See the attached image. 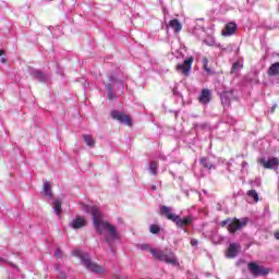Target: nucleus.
Returning a JSON list of instances; mask_svg holds the SVG:
<instances>
[{
	"label": "nucleus",
	"instance_id": "obj_1",
	"mask_svg": "<svg viewBox=\"0 0 279 279\" xmlns=\"http://www.w3.org/2000/svg\"><path fill=\"white\" fill-rule=\"evenodd\" d=\"M81 210L90 215L93 226L97 234H104L107 232L106 241L107 243H113V241H121V234L117 231V227L110 225L108 220L104 219V214L97 205L81 204Z\"/></svg>",
	"mask_w": 279,
	"mask_h": 279
},
{
	"label": "nucleus",
	"instance_id": "obj_2",
	"mask_svg": "<svg viewBox=\"0 0 279 279\" xmlns=\"http://www.w3.org/2000/svg\"><path fill=\"white\" fill-rule=\"evenodd\" d=\"M72 254L73 256H76V258H80L81 265H84L88 271H93L94 274H104L106 271L104 267L93 263L88 253H84L81 250H74Z\"/></svg>",
	"mask_w": 279,
	"mask_h": 279
},
{
	"label": "nucleus",
	"instance_id": "obj_3",
	"mask_svg": "<svg viewBox=\"0 0 279 279\" xmlns=\"http://www.w3.org/2000/svg\"><path fill=\"white\" fill-rule=\"evenodd\" d=\"M160 213L161 215H165L167 219L173 221L177 228H184V226H191V223H193V218L191 216L182 219L180 216L173 214V209H171V207L161 206Z\"/></svg>",
	"mask_w": 279,
	"mask_h": 279
},
{
	"label": "nucleus",
	"instance_id": "obj_4",
	"mask_svg": "<svg viewBox=\"0 0 279 279\" xmlns=\"http://www.w3.org/2000/svg\"><path fill=\"white\" fill-rule=\"evenodd\" d=\"M150 254H153L154 258L167 263V265H173L174 267L180 265L178 257L171 251H156L155 248H150Z\"/></svg>",
	"mask_w": 279,
	"mask_h": 279
},
{
	"label": "nucleus",
	"instance_id": "obj_5",
	"mask_svg": "<svg viewBox=\"0 0 279 279\" xmlns=\"http://www.w3.org/2000/svg\"><path fill=\"white\" fill-rule=\"evenodd\" d=\"M229 223V232L231 234H234L238 230H241V228H245L247 226V218H243L242 220H239L234 218L232 221L230 219L223 220L220 222V226H228Z\"/></svg>",
	"mask_w": 279,
	"mask_h": 279
},
{
	"label": "nucleus",
	"instance_id": "obj_6",
	"mask_svg": "<svg viewBox=\"0 0 279 279\" xmlns=\"http://www.w3.org/2000/svg\"><path fill=\"white\" fill-rule=\"evenodd\" d=\"M108 84H105V88L108 92V99L109 101H114V99H117V95L112 92V84H118L121 90L125 88V85H123V81H118L113 75L108 76Z\"/></svg>",
	"mask_w": 279,
	"mask_h": 279
},
{
	"label": "nucleus",
	"instance_id": "obj_7",
	"mask_svg": "<svg viewBox=\"0 0 279 279\" xmlns=\"http://www.w3.org/2000/svg\"><path fill=\"white\" fill-rule=\"evenodd\" d=\"M194 60L195 59L193 57H189L183 61V63L177 64V71L185 76L191 75V69L193 68Z\"/></svg>",
	"mask_w": 279,
	"mask_h": 279
},
{
	"label": "nucleus",
	"instance_id": "obj_8",
	"mask_svg": "<svg viewBox=\"0 0 279 279\" xmlns=\"http://www.w3.org/2000/svg\"><path fill=\"white\" fill-rule=\"evenodd\" d=\"M248 269L253 276H267V274H269V269L263 268V266H259L256 263H250Z\"/></svg>",
	"mask_w": 279,
	"mask_h": 279
},
{
	"label": "nucleus",
	"instance_id": "obj_9",
	"mask_svg": "<svg viewBox=\"0 0 279 279\" xmlns=\"http://www.w3.org/2000/svg\"><path fill=\"white\" fill-rule=\"evenodd\" d=\"M111 117L112 119H116V121L124 123V125H132V120L129 118V116H125L123 112L114 110L111 112Z\"/></svg>",
	"mask_w": 279,
	"mask_h": 279
},
{
	"label": "nucleus",
	"instance_id": "obj_10",
	"mask_svg": "<svg viewBox=\"0 0 279 279\" xmlns=\"http://www.w3.org/2000/svg\"><path fill=\"white\" fill-rule=\"evenodd\" d=\"M259 162L264 167V169H276V167L279 166V159L276 157H272L268 160L260 159Z\"/></svg>",
	"mask_w": 279,
	"mask_h": 279
},
{
	"label": "nucleus",
	"instance_id": "obj_11",
	"mask_svg": "<svg viewBox=\"0 0 279 279\" xmlns=\"http://www.w3.org/2000/svg\"><path fill=\"white\" fill-rule=\"evenodd\" d=\"M86 218L78 216L71 221L70 226L73 228V230H80L81 228L86 227Z\"/></svg>",
	"mask_w": 279,
	"mask_h": 279
},
{
	"label": "nucleus",
	"instance_id": "obj_12",
	"mask_svg": "<svg viewBox=\"0 0 279 279\" xmlns=\"http://www.w3.org/2000/svg\"><path fill=\"white\" fill-rule=\"evenodd\" d=\"M236 27L238 25L234 22L226 24L225 28L221 32L222 36L228 37L234 35V33L236 32Z\"/></svg>",
	"mask_w": 279,
	"mask_h": 279
},
{
	"label": "nucleus",
	"instance_id": "obj_13",
	"mask_svg": "<svg viewBox=\"0 0 279 279\" xmlns=\"http://www.w3.org/2000/svg\"><path fill=\"white\" fill-rule=\"evenodd\" d=\"M240 250H241V246L239 244L231 243L227 251V258H235V256H236V254H239Z\"/></svg>",
	"mask_w": 279,
	"mask_h": 279
},
{
	"label": "nucleus",
	"instance_id": "obj_14",
	"mask_svg": "<svg viewBox=\"0 0 279 279\" xmlns=\"http://www.w3.org/2000/svg\"><path fill=\"white\" fill-rule=\"evenodd\" d=\"M234 95V90L225 92L220 95L222 106H230V97Z\"/></svg>",
	"mask_w": 279,
	"mask_h": 279
},
{
	"label": "nucleus",
	"instance_id": "obj_15",
	"mask_svg": "<svg viewBox=\"0 0 279 279\" xmlns=\"http://www.w3.org/2000/svg\"><path fill=\"white\" fill-rule=\"evenodd\" d=\"M201 104H209L210 102V89H203L199 96Z\"/></svg>",
	"mask_w": 279,
	"mask_h": 279
},
{
	"label": "nucleus",
	"instance_id": "obj_16",
	"mask_svg": "<svg viewBox=\"0 0 279 279\" xmlns=\"http://www.w3.org/2000/svg\"><path fill=\"white\" fill-rule=\"evenodd\" d=\"M169 27H171V29H173V32H175L177 34H180V32H182V23H180L175 19L169 22Z\"/></svg>",
	"mask_w": 279,
	"mask_h": 279
},
{
	"label": "nucleus",
	"instance_id": "obj_17",
	"mask_svg": "<svg viewBox=\"0 0 279 279\" xmlns=\"http://www.w3.org/2000/svg\"><path fill=\"white\" fill-rule=\"evenodd\" d=\"M267 74L271 77H276V75H279V62L272 63L269 66Z\"/></svg>",
	"mask_w": 279,
	"mask_h": 279
},
{
	"label": "nucleus",
	"instance_id": "obj_18",
	"mask_svg": "<svg viewBox=\"0 0 279 279\" xmlns=\"http://www.w3.org/2000/svg\"><path fill=\"white\" fill-rule=\"evenodd\" d=\"M31 75H33V77H35L39 82H45L47 80V76L39 70H31Z\"/></svg>",
	"mask_w": 279,
	"mask_h": 279
},
{
	"label": "nucleus",
	"instance_id": "obj_19",
	"mask_svg": "<svg viewBox=\"0 0 279 279\" xmlns=\"http://www.w3.org/2000/svg\"><path fill=\"white\" fill-rule=\"evenodd\" d=\"M43 191L45 193V195L49 198H52L53 197V193L51 192V182L49 181H46L44 183V187H43Z\"/></svg>",
	"mask_w": 279,
	"mask_h": 279
},
{
	"label": "nucleus",
	"instance_id": "obj_20",
	"mask_svg": "<svg viewBox=\"0 0 279 279\" xmlns=\"http://www.w3.org/2000/svg\"><path fill=\"white\" fill-rule=\"evenodd\" d=\"M53 210L58 217H60V213H62V201L54 199L52 203Z\"/></svg>",
	"mask_w": 279,
	"mask_h": 279
},
{
	"label": "nucleus",
	"instance_id": "obj_21",
	"mask_svg": "<svg viewBox=\"0 0 279 279\" xmlns=\"http://www.w3.org/2000/svg\"><path fill=\"white\" fill-rule=\"evenodd\" d=\"M205 45H207L208 47H218L219 49H221V45L215 41V37L213 36H207L204 40Z\"/></svg>",
	"mask_w": 279,
	"mask_h": 279
},
{
	"label": "nucleus",
	"instance_id": "obj_22",
	"mask_svg": "<svg viewBox=\"0 0 279 279\" xmlns=\"http://www.w3.org/2000/svg\"><path fill=\"white\" fill-rule=\"evenodd\" d=\"M148 171L151 175H158V162L150 161Z\"/></svg>",
	"mask_w": 279,
	"mask_h": 279
},
{
	"label": "nucleus",
	"instance_id": "obj_23",
	"mask_svg": "<svg viewBox=\"0 0 279 279\" xmlns=\"http://www.w3.org/2000/svg\"><path fill=\"white\" fill-rule=\"evenodd\" d=\"M83 138L88 147H95V140L93 138V136L84 135Z\"/></svg>",
	"mask_w": 279,
	"mask_h": 279
},
{
	"label": "nucleus",
	"instance_id": "obj_24",
	"mask_svg": "<svg viewBox=\"0 0 279 279\" xmlns=\"http://www.w3.org/2000/svg\"><path fill=\"white\" fill-rule=\"evenodd\" d=\"M247 195L248 197H252L254 202H258V192H256V190H250Z\"/></svg>",
	"mask_w": 279,
	"mask_h": 279
},
{
	"label": "nucleus",
	"instance_id": "obj_25",
	"mask_svg": "<svg viewBox=\"0 0 279 279\" xmlns=\"http://www.w3.org/2000/svg\"><path fill=\"white\" fill-rule=\"evenodd\" d=\"M203 66L206 73L213 74V70L208 68V58L203 59Z\"/></svg>",
	"mask_w": 279,
	"mask_h": 279
},
{
	"label": "nucleus",
	"instance_id": "obj_26",
	"mask_svg": "<svg viewBox=\"0 0 279 279\" xmlns=\"http://www.w3.org/2000/svg\"><path fill=\"white\" fill-rule=\"evenodd\" d=\"M201 163L206 169H214L215 168V166H213L210 162H208V159H206V158L201 159Z\"/></svg>",
	"mask_w": 279,
	"mask_h": 279
},
{
	"label": "nucleus",
	"instance_id": "obj_27",
	"mask_svg": "<svg viewBox=\"0 0 279 279\" xmlns=\"http://www.w3.org/2000/svg\"><path fill=\"white\" fill-rule=\"evenodd\" d=\"M149 230L151 234H158V232H160V227H158L157 225H151Z\"/></svg>",
	"mask_w": 279,
	"mask_h": 279
},
{
	"label": "nucleus",
	"instance_id": "obj_28",
	"mask_svg": "<svg viewBox=\"0 0 279 279\" xmlns=\"http://www.w3.org/2000/svg\"><path fill=\"white\" fill-rule=\"evenodd\" d=\"M239 69H241V64H239V62H234L231 69V73H238Z\"/></svg>",
	"mask_w": 279,
	"mask_h": 279
},
{
	"label": "nucleus",
	"instance_id": "obj_29",
	"mask_svg": "<svg viewBox=\"0 0 279 279\" xmlns=\"http://www.w3.org/2000/svg\"><path fill=\"white\" fill-rule=\"evenodd\" d=\"M190 244L192 245V247H197V245H199V241L197 239H192L190 241Z\"/></svg>",
	"mask_w": 279,
	"mask_h": 279
},
{
	"label": "nucleus",
	"instance_id": "obj_30",
	"mask_svg": "<svg viewBox=\"0 0 279 279\" xmlns=\"http://www.w3.org/2000/svg\"><path fill=\"white\" fill-rule=\"evenodd\" d=\"M54 256H56V258H60V256H62V251L57 250V251L54 252Z\"/></svg>",
	"mask_w": 279,
	"mask_h": 279
},
{
	"label": "nucleus",
	"instance_id": "obj_31",
	"mask_svg": "<svg viewBox=\"0 0 279 279\" xmlns=\"http://www.w3.org/2000/svg\"><path fill=\"white\" fill-rule=\"evenodd\" d=\"M58 278H60V279H66V274L58 275Z\"/></svg>",
	"mask_w": 279,
	"mask_h": 279
},
{
	"label": "nucleus",
	"instance_id": "obj_32",
	"mask_svg": "<svg viewBox=\"0 0 279 279\" xmlns=\"http://www.w3.org/2000/svg\"><path fill=\"white\" fill-rule=\"evenodd\" d=\"M2 64H5V58H1Z\"/></svg>",
	"mask_w": 279,
	"mask_h": 279
},
{
	"label": "nucleus",
	"instance_id": "obj_33",
	"mask_svg": "<svg viewBox=\"0 0 279 279\" xmlns=\"http://www.w3.org/2000/svg\"><path fill=\"white\" fill-rule=\"evenodd\" d=\"M275 236H276V239L279 240V232H277V233L275 234Z\"/></svg>",
	"mask_w": 279,
	"mask_h": 279
},
{
	"label": "nucleus",
	"instance_id": "obj_34",
	"mask_svg": "<svg viewBox=\"0 0 279 279\" xmlns=\"http://www.w3.org/2000/svg\"><path fill=\"white\" fill-rule=\"evenodd\" d=\"M5 52L3 50H0V56H3Z\"/></svg>",
	"mask_w": 279,
	"mask_h": 279
},
{
	"label": "nucleus",
	"instance_id": "obj_35",
	"mask_svg": "<svg viewBox=\"0 0 279 279\" xmlns=\"http://www.w3.org/2000/svg\"><path fill=\"white\" fill-rule=\"evenodd\" d=\"M151 189H153V191H156V185H153Z\"/></svg>",
	"mask_w": 279,
	"mask_h": 279
},
{
	"label": "nucleus",
	"instance_id": "obj_36",
	"mask_svg": "<svg viewBox=\"0 0 279 279\" xmlns=\"http://www.w3.org/2000/svg\"><path fill=\"white\" fill-rule=\"evenodd\" d=\"M276 108V106L275 107H272V109H271V112H274V109Z\"/></svg>",
	"mask_w": 279,
	"mask_h": 279
}]
</instances>
